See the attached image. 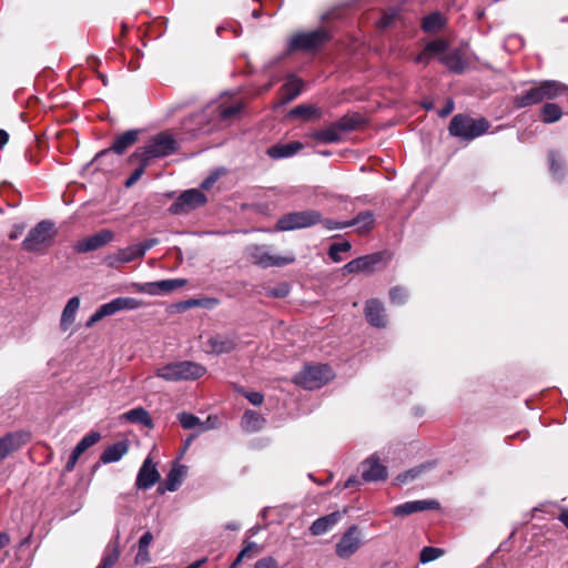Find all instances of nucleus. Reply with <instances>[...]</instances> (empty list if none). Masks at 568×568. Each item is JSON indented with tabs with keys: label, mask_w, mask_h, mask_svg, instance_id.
Listing matches in <instances>:
<instances>
[{
	"label": "nucleus",
	"mask_w": 568,
	"mask_h": 568,
	"mask_svg": "<svg viewBox=\"0 0 568 568\" xmlns=\"http://www.w3.org/2000/svg\"><path fill=\"white\" fill-rule=\"evenodd\" d=\"M180 149L178 140L169 131H162L150 136L143 146H139L133 152V158H142L144 164L163 159L176 153Z\"/></svg>",
	"instance_id": "obj_1"
},
{
	"label": "nucleus",
	"mask_w": 568,
	"mask_h": 568,
	"mask_svg": "<svg viewBox=\"0 0 568 568\" xmlns=\"http://www.w3.org/2000/svg\"><path fill=\"white\" fill-rule=\"evenodd\" d=\"M567 90V85L559 81L545 80L516 95L514 105L518 109L535 105L546 100H554Z\"/></svg>",
	"instance_id": "obj_2"
},
{
	"label": "nucleus",
	"mask_w": 568,
	"mask_h": 568,
	"mask_svg": "<svg viewBox=\"0 0 568 568\" xmlns=\"http://www.w3.org/2000/svg\"><path fill=\"white\" fill-rule=\"evenodd\" d=\"M206 374V367L192 361L165 364L155 371V375L166 382L196 381Z\"/></svg>",
	"instance_id": "obj_3"
},
{
	"label": "nucleus",
	"mask_w": 568,
	"mask_h": 568,
	"mask_svg": "<svg viewBox=\"0 0 568 568\" xmlns=\"http://www.w3.org/2000/svg\"><path fill=\"white\" fill-rule=\"evenodd\" d=\"M57 234L55 224L50 220H42L29 231L21 244L22 250L37 254L43 253L53 245Z\"/></svg>",
	"instance_id": "obj_4"
},
{
	"label": "nucleus",
	"mask_w": 568,
	"mask_h": 568,
	"mask_svg": "<svg viewBox=\"0 0 568 568\" xmlns=\"http://www.w3.org/2000/svg\"><path fill=\"white\" fill-rule=\"evenodd\" d=\"M490 124L485 118L474 119L466 114H456L449 123V133L453 136L471 141L486 133Z\"/></svg>",
	"instance_id": "obj_5"
},
{
	"label": "nucleus",
	"mask_w": 568,
	"mask_h": 568,
	"mask_svg": "<svg viewBox=\"0 0 568 568\" xmlns=\"http://www.w3.org/2000/svg\"><path fill=\"white\" fill-rule=\"evenodd\" d=\"M320 222H322V214L320 211H294L282 215L275 224V230L280 232H286L307 229L320 224Z\"/></svg>",
	"instance_id": "obj_6"
},
{
	"label": "nucleus",
	"mask_w": 568,
	"mask_h": 568,
	"mask_svg": "<svg viewBox=\"0 0 568 568\" xmlns=\"http://www.w3.org/2000/svg\"><path fill=\"white\" fill-rule=\"evenodd\" d=\"M331 38V33L324 28L310 32H300L290 39L287 51L312 52L327 43Z\"/></svg>",
	"instance_id": "obj_7"
},
{
	"label": "nucleus",
	"mask_w": 568,
	"mask_h": 568,
	"mask_svg": "<svg viewBox=\"0 0 568 568\" xmlns=\"http://www.w3.org/2000/svg\"><path fill=\"white\" fill-rule=\"evenodd\" d=\"M144 303L134 297H116L109 303L102 304L87 321L85 326L92 327L106 316L114 315L121 311H134L142 307Z\"/></svg>",
	"instance_id": "obj_8"
},
{
	"label": "nucleus",
	"mask_w": 568,
	"mask_h": 568,
	"mask_svg": "<svg viewBox=\"0 0 568 568\" xmlns=\"http://www.w3.org/2000/svg\"><path fill=\"white\" fill-rule=\"evenodd\" d=\"M333 377V371L327 364H318L306 366L295 376L294 382L306 389H316L325 385Z\"/></svg>",
	"instance_id": "obj_9"
},
{
	"label": "nucleus",
	"mask_w": 568,
	"mask_h": 568,
	"mask_svg": "<svg viewBox=\"0 0 568 568\" xmlns=\"http://www.w3.org/2000/svg\"><path fill=\"white\" fill-rule=\"evenodd\" d=\"M206 203V196L197 189H190L180 194L175 202H173L169 211L171 214H184L195 210Z\"/></svg>",
	"instance_id": "obj_10"
},
{
	"label": "nucleus",
	"mask_w": 568,
	"mask_h": 568,
	"mask_svg": "<svg viewBox=\"0 0 568 568\" xmlns=\"http://www.w3.org/2000/svg\"><path fill=\"white\" fill-rule=\"evenodd\" d=\"M361 545V530L356 525H352L336 544L335 552L339 558L346 559L353 556L359 549Z\"/></svg>",
	"instance_id": "obj_11"
},
{
	"label": "nucleus",
	"mask_w": 568,
	"mask_h": 568,
	"mask_svg": "<svg viewBox=\"0 0 568 568\" xmlns=\"http://www.w3.org/2000/svg\"><path fill=\"white\" fill-rule=\"evenodd\" d=\"M251 261L262 267L284 266L294 262V256H277L270 253L263 245H255L250 251Z\"/></svg>",
	"instance_id": "obj_12"
},
{
	"label": "nucleus",
	"mask_w": 568,
	"mask_h": 568,
	"mask_svg": "<svg viewBox=\"0 0 568 568\" xmlns=\"http://www.w3.org/2000/svg\"><path fill=\"white\" fill-rule=\"evenodd\" d=\"M113 239L114 233L111 230L103 229L93 235L79 240L73 250L79 254L92 252L112 242Z\"/></svg>",
	"instance_id": "obj_13"
},
{
	"label": "nucleus",
	"mask_w": 568,
	"mask_h": 568,
	"mask_svg": "<svg viewBox=\"0 0 568 568\" xmlns=\"http://www.w3.org/2000/svg\"><path fill=\"white\" fill-rule=\"evenodd\" d=\"M186 284V280L184 278H172V280H162L156 282H149L143 284H134V288L136 292L146 293L150 295H161L171 293L178 288L183 287Z\"/></svg>",
	"instance_id": "obj_14"
},
{
	"label": "nucleus",
	"mask_w": 568,
	"mask_h": 568,
	"mask_svg": "<svg viewBox=\"0 0 568 568\" xmlns=\"http://www.w3.org/2000/svg\"><path fill=\"white\" fill-rule=\"evenodd\" d=\"M140 132L141 131L139 129H132L115 135L111 146L98 153L95 159L102 158L109 152H113L118 155L123 154L128 149L138 142Z\"/></svg>",
	"instance_id": "obj_15"
},
{
	"label": "nucleus",
	"mask_w": 568,
	"mask_h": 568,
	"mask_svg": "<svg viewBox=\"0 0 568 568\" xmlns=\"http://www.w3.org/2000/svg\"><path fill=\"white\" fill-rule=\"evenodd\" d=\"M439 508L440 504L435 499L412 500L396 506L393 509V514L397 517H404L414 513L424 510H437Z\"/></svg>",
	"instance_id": "obj_16"
},
{
	"label": "nucleus",
	"mask_w": 568,
	"mask_h": 568,
	"mask_svg": "<svg viewBox=\"0 0 568 568\" xmlns=\"http://www.w3.org/2000/svg\"><path fill=\"white\" fill-rule=\"evenodd\" d=\"M160 479L155 464L148 457L139 469L135 486L138 489L146 490L154 486Z\"/></svg>",
	"instance_id": "obj_17"
},
{
	"label": "nucleus",
	"mask_w": 568,
	"mask_h": 568,
	"mask_svg": "<svg viewBox=\"0 0 568 568\" xmlns=\"http://www.w3.org/2000/svg\"><path fill=\"white\" fill-rule=\"evenodd\" d=\"M362 479L364 481H378L387 478V469L375 456L366 458L362 464Z\"/></svg>",
	"instance_id": "obj_18"
},
{
	"label": "nucleus",
	"mask_w": 568,
	"mask_h": 568,
	"mask_svg": "<svg viewBox=\"0 0 568 568\" xmlns=\"http://www.w3.org/2000/svg\"><path fill=\"white\" fill-rule=\"evenodd\" d=\"M365 317L367 322L378 328H383L387 324L385 307L377 298H371L365 303Z\"/></svg>",
	"instance_id": "obj_19"
},
{
	"label": "nucleus",
	"mask_w": 568,
	"mask_h": 568,
	"mask_svg": "<svg viewBox=\"0 0 568 568\" xmlns=\"http://www.w3.org/2000/svg\"><path fill=\"white\" fill-rule=\"evenodd\" d=\"M206 352L212 354H224L232 352L236 346L235 335L215 334L207 338Z\"/></svg>",
	"instance_id": "obj_20"
},
{
	"label": "nucleus",
	"mask_w": 568,
	"mask_h": 568,
	"mask_svg": "<svg viewBox=\"0 0 568 568\" xmlns=\"http://www.w3.org/2000/svg\"><path fill=\"white\" fill-rule=\"evenodd\" d=\"M29 440V434L23 432L9 433L0 438V460L18 450Z\"/></svg>",
	"instance_id": "obj_21"
},
{
	"label": "nucleus",
	"mask_w": 568,
	"mask_h": 568,
	"mask_svg": "<svg viewBox=\"0 0 568 568\" xmlns=\"http://www.w3.org/2000/svg\"><path fill=\"white\" fill-rule=\"evenodd\" d=\"M135 245L118 250L115 253L109 254L104 257V263L111 268H118L122 264L140 260V255L135 251Z\"/></svg>",
	"instance_id": "obj_22"
},
{
	"label": "nucleus",
	"mask_w": 568,
	"mask_h": 568,
	"mask_svg": "<svg viewBox=\"0 0 568 568\" xmlns=\"http://www.w3.org/2000/svg\"><path fill=\"white\" fill-rule=\"evenodd\" d=\"M381 261V253L365 255L349 261L345 264L344 270L347 273L372 272L374 266Z\"/></svg>",
	"instance_id": "obj_23"
},
{
	"label": "nucleus",
	"mask_w": 568,
	"mask_h": 568,
	"mask_svg": "<svg viewBox=\"0 0 568 568\" xmlns=\"http://www.w3.org/2000/svg\"><path fill=\"white\" fill-rule=\"evenodd\" d=\"M342 518V513L333 511L314 520L310 527L313 536H321L331 530Z\"/></svg>",
	"instance_id": "obj_24"
},
{
	"label": "nucleus",
	"mask_w": 568,
	"mask_h": 568,
	"mask_svg": "<svg viewBox=\"0 0 568 568\" xmlns=\"http://www.w3.org/2000/svg\"><path fill=\"white\" fill-rule=\"evenodd\" d=\"M303 89V81L295 77L290 75L286 82L281 88V101L282 103H288L296 99Z\"/></svg>",
	"instance_id": "obj_25"
},
{
	"label": "nucleus",
	"mask_w": 568,
	"mask_h": 568,
	"mask_svg": "<svg viewBox=\"0 0 568 568\" xmlns=\"http://www.w3.org/2000/svg\"><path fill=\"white\" fill-rule=\"evenodd\" d=\"M129 450V445L125 440H120L113 445L108 446L100 456V462L110 464L119 462Z\"/></svg>",
	"instance_id": "obj_26"
},
{
	"label": "nucleus",
	"mask_w": 568,
	"mask_h": 568,
	"mask_svg": "<svg viewBox=\"0 0 568 568\" xmlns=\"http://www.w3.org/2000/svg\"><path fill=\"white\" fill-rule=\"evenodd\" d=\"M186 475V467L183 465H179L173 467L169 474L166 475L164 481V488L161 486L158 488L160 493L175 491L182 484L184 476Z\"/></svg>",
	"instance_id": "obj_27"
},
{
	"label": "nucleus",
	"mask_w": 568,
	"mask_h": 568,
	"mask_svg": "<svg viewBox=\"0 0 568 568\" xmlns=\"http://www.w3.org/2000/svg\"><path fill=\"white\" fill-rule=\"evenodd\" d=\"M310 136L322 143H336L342 140V133L335 122L322 130L312 132Z\"/></svg>",
	"instance_id": "obj_28"
},
{
	"label": "nucleus",
	"mask_w": 568,
	"mask_h": 568,
	"mask_svg": "<svg viewBox=\"0 0 568 568\" xmlns=\"http://www.w3.org/2000/svg\"><path fill=\"white\" fill-rule=\"evenodd\" d=\"M303 149L301 142H290L286 144H275L267 150V154L272 159H284L290 158L300 152Z\"/></svg>",
	"instance_id": "obj_29"
},
{
	"label": "nucleus",
	"mask_w": 568,
	"mask_h": 568,
	"mask_svg": "<svg viewBox=\"0 0 568 568\" xmlns=\"http://www.w3.org/2000/svg\"><path fill=\"white\" fill-rule=\"evenodd\" d=\"M80 306V300L78 296L71 297L67 305L64 306L62 314H61V321H60V327L63 332L68 331L71 324L75 320V314Z\"/></svg>",
	"instance_id": "obj_30"
},
{
	"label": "nucleus",
	"mask_w": 568,
	"mask_h": 568,
	"mask_svg": "<svg viewBox=\"0 0 568 568\" xmlns=\"http://www.w3.org/2000/svg\"><path fill=\"white\" fill-rule=\"evenodd\" d=\"M440 62L444 63L450 71L455 73H462L467 67V61L464 54L459 51H454L442 57Z\"/></svg>",
	"instance_id": "obj_31"
},
{
	"label": "nucleus",
	"mask_w": 568,
	"mask_h": 568,
	"mask_svg": "<svg viewBox=\"0 0 568 568\" xmlns=\"http://www.w3.org/2000/svg\"><path fill=\"white\" fill-rule=\"evenodd\" d=\"M375 216L372 211H362L354 219L346 221V225L358 226L359 233L368 232L374 225Z\"/></svg>",
	"instance_id": "obj_32"
},
{
	"label": "nucleus",
	"mask_w": 568,
	"mask_h": 568,
	"mask_svg": "<svg viewBox=\"0 0 568 568\" xmlns=\"http://www.w3.org/2000/svg\"><path fill=\"white\" fill-rule=\"evenodd\" d=\"M335 123L343 134L361 128L364 124V118L358 113H348L342 116Z\"/></svg>",
	"instance_id": "obj_33"
},
{
	"label": "nucleus",
	"mask_w": 568,
	"mask_h": 568,
	"mask_svg": "<svg viewBox=\"0 0 568 568\" xmlns=\"http://www.w3.org/2000/svg\"><path fill=\"white\" fill-rule=\"evenodd\" d=\"M154 537L151 531L144 532L139 540L138 554L135 556L136 564H145L150 561L149 546L152 544Z\"/></svg>",
	"instance_id": "obj_34"
},
{
	"label": "nucleus",
	"mask_w": 568,
	"mask_h": 568,
	"mask_svg": "<svg viewBox=\"0 0 568 568\" xmlns=\"http://www.w3.org/2000/svg\"><path fill=\"white\" fill-rule=\"evenodd\" d=\"M265 419L254 410H246L242 417V427L247 432H257L263 427Z\"/></svg>",
	"instance_id": "obj_35"
},
{
	"label": "nucleus",
	"mask_w": 568,
	"mask_h": 568,
	"mask_svg": "<svg viewBox=\"0 0 568 568\" xmlns=\"http://www.w3.org/2000/svg\"><path fill=\"white\" fill-rule=\"evenodd\" d=\"M178 419L184 429H193L197 426H201L203 430L211 428L210 425H205L211 420V417H209L205 423H202L197 416L191 413L182 412L178 415Z\"/></svg>",
	"instance_id": "obj_36"
},
{
	"label": "nucleus",
	"mask_w": 568,
	"mask_h": 568,
	"mask_svg": "<svg viewBox=\"0 0 568 568\" xmlns=\"http://www.w3.org/2000/svg\"><path fill=\"white\" fill-rule=\"evenodd\" d=\"M562 116L561 108L556 103H546L540 110V119L544 123L550 124L559 121Z\"/></svg>",
	"instance_id": "obj_37"
},
{
	"label": "nucleus",
	"mask_w": 568,
	"mask_h": 568,
	"mask_svg": "<svg viewBox=\"0 0 568 568\" xmlns=\"http://www.w3.org/2000/svg\"><path fill=\"white\" fill-rule=\"evenodd\" d=\"M124 418L131 423L152 427L153 423L149 413L143 407L133 408L124 414Z\"/></svg>",
	"instance_id": "obj_38"
},
{
	"label": "nucleus",
	"mask_w": 568,
	"mask_h": 568,
	"mask_svg": "<svg viewBox=\"0 0 568 568\" xmlns=\"http://www.w3.org/2000/svg\"><path fill=\"white\" fill-rule=\"evenodd\" d=\"M445 24V18L439 12H433L423 19L422 29L425 32H436Z\"/></svg>",
	"instance_id": "obj_39"
},
{
	"label": "nucleus",
	"mask_w": 568,
	"mask_h": 568,
	"mask_svg": "<svg viewBox=\"0 0 568 568\" xmlns=\"http://www.w3.org/2000/svg\"><path fill=\"white\" fill-rule=\"evenodd\" d=\"M548 162L551 174L556 179H561L564 176V163L560 154L555 150L549 151Z\"/></svg>",
	"instance_id": "obj_40"
},
{
	"label": "nucleus",
	"mask_w": 568,
	"mask_h": 568,
	"mask_svg": "<svg viewBox=\"0 0 568 568\" xmlns=\"http://www.w3.org/2000/svg\"><path fill=\"white\" fill-rule=\"evenodd\" d=\"M129 160L131 162L138 161L139 162V166L126 179V181L124 183V185L126 187L133 186L141 179V176L143 175L145 169L150 165V164H144V160L142 158H133V153L130 155Z\"/></svg>",
	"instance_id": "obj_41"
},
{
	"label": "nucleus",
	"mask_w": 568,
	"mask_h": 568,
	"mask_svg": "<svg viewBox=\"0 0 568 568\" xmlns=\"http://www.w3.org/2000/svg\"><path fill=\"white\" fill-rule=\"evenodd\" d=\"M429 467H430V465H426V464L416 466L407 471H404V473L397 475L396 480L399 484H406L409 480L417 478L425 469H427Z\"/></svg>",
	"instance_id": "obj_42"
},
{
	"label": "nucleus",
	"mask_w": 568,
	"mask_h": 568,
	"mask_svg": "<svg viewBox=\"0 0 568 568\" xmlns=\"http://www.w3.org/2000/svg\"><path fill=\"white\" fill-rule=\"evenodd\" d=\"M351 247V243L347 241L335 242L329 246L328 255L334 262H339L342 261L341 253L349 251Z\"/></svg>",
	"instance_id": "obj_43"
},
{
	"label": "nucleus",
	"mask_w": 568,
	"mask_h": 568,
	"mask_svg": "<svg viewBox=\"0 0 568 568\" xmlns=\"http://www.w3.org/2000/svg\"><path fill=\"white\" fill-rule=\"evenodd\" d=\"M101 439V434L99 432H90L87 434L78 444L77 447L79 450L84 453L88 448L95 445Z\"/></svg>",
	"instance_id": "obj_44"
},
{
	"label": "nucleus",
	"mask_w": 568,
	"mask_h": 568,
	"mask_svg": "<svg viewBox=\"0 0 568 568\" xmlns=\"http://www.w3.org/2000/svg\"><path fill=\"white\" fill-rule=\"evenodd\" d=\"M443 552L444 551L440 548L427 546L422 549L419 560L423 564L429 562L440 557Z\"/></svg>",
	"instance_id": "obj_45"
},
{
	"label": "nucleus",
	"mask_w": 568,
	"mask_h": 568,
	"mask_svg": "<svg viewBox=\"0 0 568 568\" xmlns=\"http://www.w3.org/2000/svg\"><path fill=\"white\" fill-rule=\"evenodd\" d=\"M242 105L240 103L232 104L229 106L219 108V116L223 121H229L236 116L241 112Z\"/></svg>",
	"instance_id": "obj_46"
},
{
	"label": "nucleus",
	"mask_w": 568,
	"mask_h": 568,
	"mask_svg": "<svg viewBox=\"0 0 568 568\" xmlns=\"http://www.w3.org/2000/svg\"><path fill=\"white\" fill-rule=\"evenodd\" d=\"M120 557V551L118 547L115 546L112 551L105 554L101 560V562L98 565L97 568H112L115 562L118 561Z\"/></svg>",
	"instance_id": "obj_47"
},
{
	"label": "nucleus",
	"mask_w": 568,
	"mask_h": 568,
	"mask_svg": "<svg viewBox=\"0 0 568 568\" xmlns=\"http://www.w3.org/2000/svg\"><path fill=\"white\" fill-rule=\"evenodd\" d=\"M407 292L405 288L395 286L389 291V298L393 304H404L407 300Z\"/></svg>",
	"instance_id": "obj_48"
},
{
	"label": "nucleus",
	"mask_w": 568,
	"mask_h": 568,
	"mask_svg": "<svg viewBox=\"0 0 568 568\" xmlns=\"http://www.w3.org/2000/svg\"><path fill=\"white\" fill-rule=\"evenodd\" d=\"M425 49L429 52V54H432V53L437 54V53L444 52L447 49V43H446V41H444L442 39H437V40L429 41L425 45Z\"/></svg>",
	"instance_id": "obj_49"
},
{
	"label": "nucleus",
	"mask_w": 568,
	"mask_h": 568,
	"mask_svg": "<svg viewBox=\"0 0 568 568\" xmlns=\"http://www.w3.org/2000/svg\"><path fill=\"white\" fill-rule=\"evenodd\" d=\"M159 244V240L156 237H151V239H148L139 244H134L135 247H136V252H138V255H140V257L142 258L146 251H149L150 248H152L153 246L158 245Z\"/></svg>",
	"instance_id": "obj_50"
},
{
	"label": "nucleus",
	"mask_w": 568,
	"mask_h": 568,
	"mask_svg": "<svg viewBox=\"0 0 568 568\" xmlns=\"http://www.w3.org/2000/svg\"><path fill=\"white\" fill-rule=\"evenodd\" d=\"M253 568H278V562L274 557L267 556L258 559Z\"/></svg>",
	"instance_id": "obj_51"
},
{
	"label": "nucleus",
	"mask_w": 568,
	"mask_h": 568,
	"mask_svg": "<svg viewBox=\"0 0 568 568\" xmlns=\"http://www.w3.org/2000/svg\"><path fill=\"white\" fill-rule=\"evenodd\" d=\"M219 301L216 298H204V300H189L186 302V305L189 307L192 306H204V307H212L214 305H217Z\"/></svg>",
	"instance_id": "obj_52"
},
{
	"label": "nucleus",
	"mask_w": 568,
	"mask_h": 568,
	"mask_svg": "<svg viewBox=\"0 0 568 568\" xmlns=\"http://www.w3.org/2000/svg\"><path fill=\"white\" fill-rule=\"evenodd\" d=\"M320 223L323 224V226L328 231L343 230V229L348 227V225H346V222H336V221H333L329 219H323V217H322V222H320Z\"/></svg>",
	"instance_id": "obj_53"
},
{
	"label": "nucleus",
	"mask_w": 568,
	"mask_h": 568,
	"mask_svg": "<svg viewBox=\"0 0 568 568\" xmlns=\"http://www.w3.org/2000/svg\"><path fill=\"white\" fill-rule=\"evenodd\" d=\"M290 290L286 284H281L276 287H273L268 291V295L273 297H285L288 294Z\"/></svg>",
	"instance_id": "obj_54"
},
{
	"label": "nucleus",
	"mask_w": 568,
	"mask_h": 568,
	"mask_svg": "<svg viewBox=\"0 0 568 568\" xmlns=\"http://www.w3.org/2000/svg\"><path fill=\"white\" fill-rule=\"evenodd\" d=\"M245 397L248 399L251 404L254 406H260L263 404L264 396L258 392H250L245 393Z\"/></svg>",
	"instance_id": "obj_55"
},
{
	"label": "nucleus",
	"mask_w": 568,
	"mask_h": 568,
	"mask_svg": "<svg viewBox=\"0 0 568 568\" xmlns=\"http://www.w3.org/2000/svg\"><path fill=\"white\" fill-rule=\"evenodd\" d=\"M315 109L308 105H297L293 109L292 114L294 115H312Z\"/></svg>",
	"instance_id": "obj_56"
},
{
	"label": "nucleus",
	"mask_w": 568,
	"mask_h": 568,
	"mask_svg": "<svg viewBox=\"0 0 568 568\" xmlns=\"http://www.w3.org/2000/svg\"><path fill=\"white\" fill-rule=\"evenodd\" d=\"M429 60H430V54L426 49H424V51H422L419 54H417L414 59L415 63L424 64V65H427L429 63Z\"/></svg>",
	"instance_id": "obj_57"
},
{
	"label": "nucleus",
	"mask_w": 568,
	"mask_h": 568,
	"mask_svg": "<svg viewBox=\"0 0 568 568\" xmlns=\"http://www.w3.org/2000/svg\"><path fill=\"white\" fill-rule=\"evenodd\" d=\"M454 110V101L447 100L446 104L438 111V115L440 118H446Z\"/></svg>",
	"instance_id": "obj_58"
},
{
	"label": "nucleus",
	"mask_w": 568,
	"mask_h": 568,
	"mask_svg": "<svg viewBox=\"0 0 568 568\" xmlns=\"http://www.w3.org/2000/svg\"><path fill=\"white\" fill-rule=\"evenodd\" d=\"M23 231H24L23 224H16L9 234V239L17 240L22 234Z\"/></svg>",
	"instance_id": "obj_59"
},
{
	"label": "nucleus",
	"mask_w": 568,
	"mask_h": 568,
	"mask_svg": "<svg viewBox=\"0 0 568 568\" xmlns=\"http://www.w3.org/2000/svg\"><path fill=\"white\" fill-rule=\"evenodd\" d=\"M256 547H257V545H256L255 542H253V541H248V542H246V544H245V546L243 547V549L240 551V555H241L242 557H244V558H245V557L250 556V554H251L254 549H256Z\"/></svg>",
	"instance_id": "obj_60"
},
{
	"label": "nucleus",
	"mask_w": 568,
	"mask_h": 568,
	"mask_svg": "<svg viewBox=\"0 0 568 568\" xmlns=\"http://www.w3.org/2000/svg\"><path fill=\"white\" fill-rule=\"evenodd\" d=\"M393 14H384L379 21L382 28H387L393 22Z\"/></svg>",
	"instance_id": "obj_61"
},
{
	"label": "nucleus",
	"mask_w": 568,
	"mask_h": 568,
	"mask_svg": "<svg viewBox=\"0 0 568 568\" xmlns=\"http://www.w3.org/2000/svg\"><path fill=\"white\" fill-rule=\"evenodd\" d=\"M77 462H78L77 459H74L73 457L70 456L64 466V471H67V473L72 471L75 467Z\"/></svg>",
	"instance_id": "obj_62"
},
{
	"label": "nucleus",
	"mask_w": 568,
	"mask_h": 568,
	"mask_svg": "<svg viewBox=\"0 0 568 568\" xmlns=\"http://www.w3.org/2000/svg\"><path fill=\"white\" fill-rule=\"evenodd\" d=\"M10 538L6 532H0V549L9 545Z\"/></svg>",
	"instance_id": "obj_63"
},
{
	"label": "nucleus",
	"mask_w": 568,
	"mask_h": 568,
	"mask_svg": "<svg viewBox=\"0 0 568 568\" xmlns=\"http://www.w3.org/2000/svg\"><path fill=\"white\" fill-rule=\"evenodd\" d=\"M558 519L568 528V509H564Z\"/></svg>",
	"instance_id": "obj_64"
}]
</instances>
